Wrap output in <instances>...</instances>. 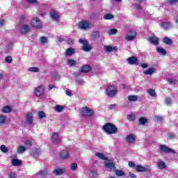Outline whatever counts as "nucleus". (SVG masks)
<instances>
[{
    "label": "nucleus",
    "mask_w": 178,
    "mask_h": 178,
    "mask_svg": "<svg viewBox=\"0 0 178 178\" xmlns=\"http://www.w3.org/2000/svg\"><path fill=\"white\" fill-rule=\"evenodd\" d=\"M134 7L135 8V9H138V10L141 9V6L137 4H134Z\"/></svg>",
    "instance_id": "obj_62"
},
{
    "label": "nucleus",
    "mask_w": 178,
    "mask_h": 178,
    "mask_svg": "<svg viewBox=\"0 0 178 178\" xmlns=\"http://www.w3.org/2000/svg\"><path fill=\"white\" fill-rule=\"evenodd\" d=\"M104 20H111V19H113V15L112 14H106L104 16Z\"/></svg>",
    "instance_id": "obj_44"
},
{
    "label": "nucleus",
    "mask_w": 178,
    "mask_h": 178,
    "mask_svg": "<svg viewBox=\"0 0 178 178\" xmlns=\"http://www.w3.org/2000/svg\"><path fill=\"white\" fill-rule=\"evenodd\" d=\"M104 166L111 170H115V163H113V161L108 159V158L107 160L104 161Z\"/></svg>",
    "instance_id": "obj_11"
},
{
    "label": "nucleus",
    "mask_w": 178,
    "mask_h": 178,
    "mask_svg": "<svg viewBox=\"0 0 178 178\" xmlns=\"http://www.w3.org/2000/svg\"><path fill=\"white\" fill-rule=\"evenodd\" d=\"M173 138H176V135L173 133H170L168 134V140H173Z\"/></svg>",
    "instance_id": "obj_50"
},
{
    "label": "nucleus",
    "mask_w": 178,
    "mask_h": 178,
    "mask_svg": "<svg viewBox=\"0 0 178 178\" xmlns=\"http://www.w3.org/2000/svg\"><path fill=\"white\" fill-rule=\"evenodd\" d=\"M54 175L56 176H62L64 173H66V170L64 168H56L53 170Z\"/></svg>",
    "instance_id": "obj_15"
},
{
    "label": "nucleus",
    "mask_w": 178,
    "mask_h": 178,
    "mask_svg": "<svg viewBox=\"0 0 178 178\" xmlns=\"http://www.w3.org/2000/svg\"><path fill=\"white\" fill-rule=\"evenodd\" d=\"M12 112V108L9 106H5L2 108V113H10Z\"/></svg>",
    "instance_id": "obj_26"
},
{
    "label": "nucleus",
    "mask_w": 178,
    "mask_h": 178,
    "mask_svg": "<svg viewBox=\"0 0 178 178\" xmlns=\"http://www.w3.org/2000/svg\"><path fill=\"white\" fill-rule=\"evenodd\" d=\"M165 104L167 105L168 106H170V105H172V98L165 97Z\"/></svg>",
    "instance_id": "obj_39"
},
{
    "label": "nucleus",
    "mask_w": 178,
    "mask_h": 178,
    "mask_svg": "<svg viewBox=\"0 0 178 178\" xmlns=\"http://www.w3.org/2000/svg\"><path fill=\"white\" fill-rule=\"evenodd\" d=\"M0 149H1V151H2V152H8V151H9L8 149V147H6V146H5L4 145H2L0 147Z\"/></svg>",
    "instance_id": "obj_49"
},
{
    "label": "nucleus",
    "mask_w": 178,
    "mask_h": 178,
    "mask_svg": "<svg viewBox=\"0 0 178 178\" xmlns=\"http://www.w3.org/2000/svg\"><path fill=\"white\" fill-rule=\"evenodd\" d=\"M96 156L102 161H108V157L105 156L102 153H96Z\"/></svg>",
    "instance_id": "obj_30"
},
{
    "label": "nucleus",
    "mask_w": 178,
    "mask_h": 178,
    "mask_svg": "<svg viewBox=\"0 0 178 178\" xmlns=\"http://www.w3.org/2000/svg\"><path fill=\"white\" fill-rule=\"evenodd\" d=\"M149 42L152 44V45H158L159 44V39L155 35L150 36L149 38Z\"/></svg>",
    "instance_id": "obj_16"
},
{
    "label": "nucleus",
    "mask_w": 178,
    "mask_h": 178,
    "mask_svg": "<svg viewBox=\"0 0 178 178\" xmlns=\"http://www.w3.org/2000/svg\"><path fill=\"white\" fill-rule=\"evenodd\" d=\"M40 44H47L48 42V38L45 36H42L40 40Z\"/></svg>",
    "instance_id": "obj_41"
},
{
    "label": "nucleus",
    "mask_w": 178,
    "mask_h": 178,
    "mask_svg": "<svg viewBox=\"0 0 178 178\" xmlns=\"http://www.w3.org/2000/svg\"><path fill=\"white\" fill-rule=\"evenodd\" d=\"M50 17L52 19V20H58L59 19V14L55 10H52L50 13Z\"/></svg>",
    "instance_id": "obj_21"
},
{
    "label": "nucleus",
    "mask_w": 178,
    "mask_h": 178,
    "mask_svg": "<svg viewBox=\"0 0 178 178\" xmlns=\"http://www.w3.org/2000/svg\"><path fill=\"white\" fill-rule=\"evenodd\" d=\"M29 3H32V5H37V0H26Z\"/></svg>",
    "instance_id": "obj_54"
},
{
    "label": "nucleus",
    "mask_w": 178,
    "mask_h": 178,
    "mask_svg": "<svg viewBox=\"0 0 178 178\" xmlns=\"http://www.w3.org/2000/svg\"><path fill=\"white\" fill-rule=\"evenodd\" d=\"M51 141L54 144H60V139H59V135L58 133H54L51 137Z\"/></svg>",
    "instance_id": "obj_14"
},
{
    "label": "nucleus",
    "mask_w": 178,
    "mask_h": 178,
    "mask_svg": "<svg viewBox=\"0 0 178 178\" xmlns=\"http://www.w3.org/2000/svg\"><path fill=\"white\" fill-rule=\"evenodd\" d=\"M24 151H26V147L23 145H20L17 149V152L19 154H22V152H24Z\"/></svg>",
    "instance_id": "obj_42"
},
{
    "label": "nucleus",
    "mask_w": 178,
    "mask_h": 178,
    "mask_svg": "<svg viewBox=\"0 0 178 178\" xmlns=\"http://www.w3.org/2000/svg\"><path fill=\"white\" fill-rule=\"evenodd\" d=\"M31 26L36 30H41L42 28V22L38 18V17H34L31 21Z\"/></svg>",
    "instance_id": "obj_2"
},
{
    "label": "nucleus",
    "mask_w": 178,
    "mask_h": 178,
    "mask_svg": "<svg viewBox=\"0 0 178 178\" xmlns=\"http://www.w3.org/2000/svg\"><path fill=\"white\" fill-rule=\"evenodd\" d=\"M44 91H45V88H44L43 86H38L35 89V95H36V97H41V95L44 94Z\"/></svg>",
    "instance_id": "obj_10"
},
{
    "label": "nucleus",
    "mask_w": 178,
    "mask_h": 178,
    "mask_svg": "<svg viewBox=\"0 0 178 178\" xmlns=\"http://www.w3.org/2000/svg\"><path fill=\"white\" fill-rule=\"evenodd\" d=\"M128 99L131 102H136V101H137L138 99V96H137V95H129V96H128Z\"/></svg>",
    "instance_id": "obj_31"
},
{
    "label": "nucleus",
    "mask_w": 178,
    "mask_h": 178,
    "mask_svg": "<svg viewBox=\"0 0 178 178\" xmlns=\"http://www.w3.org/2000/svg\"><path fill=\"white\" fill-rule=\"evenodd\" d=\"M136 170L138 172H149V170H151V169L148 166L144 167L141 165H138L136 166Z\"/></svg>",
    "instance_id": "obj_18"
},
{
    "label": "nucleus",
    "mask_w": 178,
    "mask_h": 178,
    "mask_svg": "<svg viewBox=\"0 0 178 178\" xmlns=\"http://www.w3.org/2000/svg\"><path fill=\"white\" fill-rule=\"evenodd\" d=\"M78 26L81 30H84L85 31H87L92 29V24L88 20H83L78 24Z\"/></svg>",
    "instance_id": "obj_3"
},
{
    "label": "nucleus",
    "mask_w": 178,
    "mask_h": 178,
    "mask_svg": "<svg viewBox=\"0 0 178 178\" xmlns=\"http://www.w3.org/2000/svg\"><path fill=\"white\" fill-rule=\"evenodd\" d=\"M13 166H20L22 165V160L14 159L12 160Z\"/></svg>",
    "instance_id": "obj_27"
},
{
    "label": "nucleus",
    "mask_w": 178,
    "mask_h": 178,
    "mask_svg": "<svg viewBox=\"0 0 178 178\" xmlns=\"http://www.w3.org/2000/svg\"><path fill=\"white\" fill-rule=\"evenodd\" d=\"M141 67H143V69H147V67H148V64L147 63H142L140 64Z\"/></svg>",
    "instance_id": "obj_61"
},
{
    "label": "nucleus",
    "mask_w": 178,
    "mask_h": 178,
    "mask_svg": "<svg viewBox=\"0 0 178 178\" xmlns=\"http://www.w3.org/2000/svg\"><path fill=\"white\" fill-rule=\"evenodd\" d=\"M127 62L129 65H136V66H138L140 63H138V60L136 57L131 56L127 58Z\"/></svg>",
    "instance_id": "obj_13"
},
{
    "label": "nucleus",
    "mask_w": 178,
    "mask_h": 178,
    "mask_svg": "<svg viewBox=\"0 0 178 178\" xmlns=\"http://www.w3.org/2000/svg\"><path fill=\"white\" fill-rule=\"evenodd\" d=\"M63 109H65V108H63V106H62V105H56L54 107V111H56V112H58V113L63 112Z\"/></svg>",
    "instance_id": "obj_32"
},
{
    "label": "nucleus",
    "mask_w": 178,
    "mask_h": 178,
    "mask_svg": "<svg viewBox=\"0 0 178 178\" xmlns=\"http://www.w3.org/2000/svg\"><path fill=\"white\" fill-rule=\"evenodd\" d=\"M118 94V88L115 86H110L106 88V95L108 97H111V98H113V97L116 96Z\"/></svg>",
    "instance_id": "obj_5"
},
{
    "label": "nucleus",
    "mask_w": 178,
    "mask_h": 178,
    "mask_svg": "<svg viewBox=\"0 0 178 178\" xmlns=\"http://www.w3.org/2000/svg\"><path fill=\"white\" fill-rule=\"evenodd\" d=\"M154 119H155V120H156V122H161L163 118L161 115H156V116H154Z\"/></svg>",
    "instance_id": "obj_53"
},
{
    "label": "nucleus",
    "mask_w": 178,
    "mask_h": 178,
    "mask_svg": "<svg viewBox=\"0 0 178 178\" xmlns=\"http://www.w3.org/2000/svg\"><path fill=\"white\" fill-rule=\"evenodd\" d=\"M76 54V50L72 48V47H70L69 49H67V50H65V55L67 56H72V55Z\"/></svg>",
    "instance_id": "obj_22"
},
{
    "label": "nucleus",
    "mask_w": 178,
    "mask_h": 178,
    "mask_svg": "<svg viewBox=\"0 0 178 178\" xmlns=\"http://www.w3.org/2000/svg\"><path fill=\"white\" fill-rule=\"evenodd\" d=\"M6 62L7 63H12V56H8L6 58Z\"/></svg>",
    "instance_id": "obj_55"
},
{
    "label": "nucleus",
    "mask_w": 178,
    "mask_h": 178,
    "mask_svg": "<svg viewBox=\"0 0 178 178\" xmlns=\"http://www.w3.org/2000/svg\"><path fill=\"white\" fill-rule=\"evenodd\" d=\"M29 72H32L33 73H38V72H40V68L37 67H32L29 69Z\"/></svg>",
    "instance_id": "obj_36"
},
{
    "label": "nucleus",
    "mask_w": 178,
    "mask_h": 178,
    "mask_svg": "<svg viewBox=\"0 0 178 178\" xmlns=\"http://www.w3.org/2000/svg\"><path fill=\"white\" fill-rule=\"evenodd\" d=\"M160 151L164 152V154H176L175 149L170 148L165 145H160Z\"/></svg>",
    "instance_id": "obj_7"
},
{
    "label": "nucleus",
    "mask_w": 178,
    "mask_h": 178,
    "mask_svg": "<svg viewBox=\"0 0 178 178\" xmlns=\"http://www.w3.org/2000/svg\"><path fill=\"white\" fill-rule=\"evenodd\" d=\"M115 173L117 176H119V177L124 176V175H126L124 172H123V170H115Z\"/></svg>",
    "instance_id": "obj_37"
},
{
    "label": "nucleus",
    "mask_w": 178,
    "mask_h": 178,
    "mask_svg": "<svg viewBox=\"0 0 178 178\" xmlns=\"http://www.w3.org/2000/svg\"><path fill=\"white\" fill-rule=\"evenodd\" d=\"M78 42H79V44H83V46L82 47V49L85 52H90V51L92 49V47H91V44H88V41H87V40L84 38H81L78 40Z\"/></svg>",
    "instance_id": "obj_4"
},
{
    "label": "nucleus",
    "mask_w": 178,
    "mask_h": 178,
    "mask_svg": "<svg viewBox=\"0 0 178 178\" xmlns=\"http://www.w3.org/2000/svg\"><path fill=\"white\" fill-rule=\"evenodd\" d=\"M80 113L82 116L91 117V116H94V110L88 107H83L80 110Z\"/></svg>",
    "instance_id": "obj_6"
},
{
    "label": "nucleus",
    "mask_w": 178,
    "mask_h": 178,
    "mask_svg": "<svg viewBox=\"0 0 178 178\" xmlns=\"http://www.w3.org/2000/svg\"><path fill=\"white\" fill-rule=\"evenodd\" d=\"M156 72V69L155 67H150L148 68L147 70H145L143 72V74H145V76H150Z\"/></svg>",
    "instance_id": "obj_19"
},
{
    "label": "nucleus",
    "mask_w": 178,
    "mask_h": 178,
    "mask_svg": "<svg viewBox=\"0 0 178 178\" xmlns=\"http://www.w3.org/2000/svg\"><path fill=\"white\" fill-rule=\"evenodd\" d=\"M25 145H29V147H31L33 145L31 140H26L25 142Z\"/></svg>",
    "instance_id": "obj_60"
},
{
    "label": "nucleus",
    "mask_w": 178,
    "mask_h": 178,
    "mask_svg": "<svg viewBox=\"0 0 178 178\" xmlns=\"http://www.w3.org/2000/svg\"><path fill=\"white\" fill-rule=\"evenodd\" d=\"M38 115L40 119H42L43 118H47V115L45 114V113H44V111H39L38 113Z\"/></svg>",
    "instance_id": "obj_47"
},
{
    "label": "nucleus",
    "mask_w": 178,
    "mask_h": 178,
    "mask_svg": "<svg viewBox=\"0 0 178 178\" xmlns=\"http://www.w3.org/2000/svg\"><path fill=\"white\" fill-rule=\"evenodd\" d=\"M67 44H69L70 45H72V44H73V40H72V39H68V40H67Z\"/></svg>",
    "instance_id": "obj_64"
},
{
    "label": "nucleus",
    "mask_w": 178,
    "mask_h": 178,
    "mask_svg": "<svg viewBox=\"0 0 178 178\" xmlns=\"http://www.w3.org/2000/svg\"><path fill=\"white\" fill-rule=\"evenodd\" d=\"M161 26L164 30H169L170 29V24L168 22H162Z\"/></svg>",
    "instance_id": "obj_33"
},
{
    "label": "nucleus",
    "mask_w": 178,
    "mask_h": 178,
    "mask_svg": "<svg viewBox=\"0 0 178 178\" xmlns=\"http://www.w3.org/2000/svg\"><path fill=\"white\" fill-rule=\"evenodd\" d=\"M66 95H68V97H72V90H67L65 91Z\"/></svg>",
    "instance_id": "obj_59"
},
{
    "label": "nucleus",
    "mask_w": 178,
    "mask_h": 178,
    "mask_svg": "<svg viewBox=\"0 0 178 178\" xmlns=\"http://www.w3.org/2000/svg\"><path fill=\"white\" fill-rule=\"evenodd\" d=\"M157 168L159 170H163V169H166V163L162 160H159L157 161Z\"/></svg>",
    "instance_id": "obj_17"
},
{
    "label": "nucleus",
    "mask_w": 178,
    "mask_h": 178,
    "mask_svg": "<svg viewBox=\"0 0 178 178\" xmlns=\"http://www.w3.org/2000/svg\"><path fill=\"white\" fill-rule=\"evenodd\" d=\"M26 124H33V113H29L26 115Z\"/></svg>",
    "instance_id": "obj_20"
},
{
    "label": "nucleus",
    "mask_w": 178,
    "mask_h": 178,
    "mask_svg": "<svg viewBox=\"0 0 178 178\" xmlns=\"http://www.w3.org/2000/svg\"><path fill=\"white\" fill-rule=\"evenodd\" d=\"M128 165H129V168H134V166L136 165V164L133 161H129Z\"/></svg>",
    "instance_id": "obj_58"
},
{
    "label": "nucleus",
    "mask_w": 178,
    "mask_h": 178,
    "mask_svg": "<svg viewBox=\"0 0 178 178\" xmlns=\"http://www.w3.org/2000/svg\"><path fill=\"white\" fill-rule=\"evenodd\" d=\"M19 32L23 35L30 33V26L27 24L19 25Z\"/></svg>",
    "instance_id": "obj_9"
},
{
    "label": "nucleus",
    "mask_w": 178,
    "mask_h": 178,
    "mask_svg": "<svg viewBox=\"0 0 178 178\" xmlns=\"http://www.w3.org/2000/svg\"><path fill=\"white\" fill-rule=\"evenodd\" d=\"M137 37V34L134 31H130L125 35V40L127 41H133Z\"/></svg>",
    "instance_id": "obj_8"
},
{
    "label": "nucleus",
    "mask_w": 178,
    "mask_h": 178,
    "mask_svg": "<svg viewBox=\"0 0 178 178\" xmlns=\"http://www.w3.org/2000/svg\"><path fill=\"white\" fill-rule=\"evenodd\" d=\"M52 77L54 80H58V79H60V74L58 72H54L53 73Z\"/></svg>",
    "instance_id": "obj_46"
},
{
    "label": "nucleus",
    "mask_w": 178,
    "mask_h": 178,
    "mask_svg": "<svg viewBox=\"0 0 178 178\" xmlns=\"http://www.w3.org/2000/svg\"><path fill=\"white\" fill-rule=\"evenodd\" d=\"M102 130L106 134H116L118 133V127L112 123H106L103 125Z\"/></svg>",
    "instance_id": "obj_1"
},
{
    "label": "nucleus",
    "mask_w": 178,
    "mask_h": 178,
    "mask_svg": "<svg viewBox=\"0 0 178 178\" xmlns=\"http://www.w3.org/2000/svg\"><path fill=\"white\" fill-rule=\"evenodd\" d=\"M125 141L129 144H133V143L136 141V136H134L133 134L127 135L125 137Z\"/></svg>",
    "instance_id": "obj_12"
},
{
    "label": "nucleus",
    "mask_w": 178,
    "mask_h": 178,
    "mask_svg": "<svg viewBox=\"0 0 178 178\" xmlns=\"http://www.w3.org/2000/svg\"><path fill=\"white\" fill-rule=\"evenodd\" d=\"M6 123V115H0V124H5Z\"/></svg>",
    "instance_id": "obj_35"
},
{
    "label": "nucleus",
    "mask_w": 178,
    "mask_h": 178,
    "mask_svg": "<svg viewBox=\"0 0 178 178\" xmlns=\"http://www.w3.org/2000/svg\"><path fill=\"white\" fill-rule=\"evenodd\" d=\"M168 81L170 84H175V83H176V80L173 79H168Z\"/></svg>",
    "instance_id": "obj_57"
},
{
    "label": "nucleus",
    "mask_w": 178,
    "mask_h": 178,
    "mask_svg": "<svg viewBox=\"0 0 178 178\" xmlns=\"http://www.w3.org/2000/svg\"><path fill=\"white\" fill-rule=\"evenodd\" d=\"M178 0H167L168 3H170V5H173L177 2Z\"/></svg>",
    "instance_id": "obj_56"
},
{
    "label": "nucleus",
    "mask_w": 178,
    "mask_h": 178,
    "mask_svg": "<svg viewBox=\"0 0 178 178\" xmlns=\"http://www.w3.org/2000/svg\"><path fill=\"white\" fill-rule=\"evenodd\" d=\"M163 44H165L166 45H172V44H173L172 39L169 38H164L163 39Z\"/></svg>",
    "instance_id": "obj_29"
},
{
    "label": "nucleus",
    "mask_w": 178,
    "mask_h": 178,
    "mask_svg": "<svg viewBox=\"0 0 178 178\" xmlns=\"http://www.w3.org/2000/svg\"><path fill=\"white\" fill-rule=\"evenodd\" d=\"M67 65L70 66V67H73L74 66H76V60L73 59H68Z\"/></svg>",
    "instance_id": "obj_34"
},
{
    "label": "nucleus",
    "mask_w": 178,
    "mask_h": 178,
    "mask_svg": "<svg viewBox=\"0 0 178 178\" xmlns=\"http://www.w3.org/2000/svg\"><path fill=\"white\" fill-rule=\"evenodd\" d=\"M100 37H101V33L98 31H93L91 35V38H92V40H95V38H99Z\"/></svg>",
    "instance_id": "obj_24"
},
{
    "label": "nucleus",
    "mask_w": 178,
    "mask_h": 178,
    "mask_svg": "<svg viewBox=\"0 0 178 178\" xmlns=\"http://www.w3.org/2000/svg\"><path fill=\"white\" fill-rule=\"evenodd\" d=\"M127 118L129 122H133L136 119V115L134 114H129L127 116Z\"/></svg>",
    "instance_id": "obj_43"
},
{
    "label": "nucleus",
    "mask_w": 178,
    "mask_h": 178,
    "mask_svg": "<svg viewBox=\"0 0 178 178\" xmlns=\"http://www.w3.org/2000/svg\"><path fill=\"white\" fill-rule=\"evenodd\" d=\"M38 175L39 176H41V177H45L48 175V172L47 170H40Z\"/></svg>",
    "instance_id": "obj_45"
},
{
    "label": "nucleus",
    "mask_w": 178,
    "mask_h": 178,
    "mask_svg": "<svg viewBox=\"0 0 178 178\" xmlns=\"http://www.w3.org/2000/svg\"><path fill=\"white\" fill-rule=\"evenodd\" d=\"M71 169H72V170H76L77 169V163H72L71 164Z\"/></svg>",
    "instance_id": "obj_52"
},
{
    "label": "nucleus",
    "mask_w": 178,
    "mask_h": 178,
    "mask_svg": "<svg viewBox=\"0 0 178 178\" xmlns=\"http://www.w3.org/2000/svg\"><path fill=\"white\" fill-rule=\"evenodd\" d=\"M148 92L149 94V95H151V97H155V90H153V89H149L148 90Z\"/></svg>",
    "instance_id": "obj_51"
},
{
    "label": "nucleus",
    "mask_w": 178,
    "mask_h": 178,
    "mask_svg": "<svg viewBox=\"0 0 178 178\" xmlns=\"http://www.w3.org/2000/svg\"><path fill=\"white\" fill-rule=\"evenodd\" d=\"M147 118H144V117H141L140 119H139V124H142L143 126H144V124H145V123H147Z\"/></svg>",
    "instance_id": "obj_40"
},
{
    "label": "nucleus",
    "mask_w": 178,
    "mask_h": 178,
    "mask_svg": "<svg viewBox=\"0 0 178 178\" xmlns=\"http://www.w3.org/2000/svg\"><path fill=\"white\" fill-rule=\"evenodd\" d=\"M10 178H16V174L11 172L10 174Z\"/></svg>",
    "instance_id": "obj_63"
},
{
    "label": "nucleus",
    "mask_w": 178,
    "mask_h": 178,
    "mask_svg": "<svg viewBox=\"0 0 178 178\" xmlns=\"http://www.w3.org/2000/svg\"><path fill=\"white\" fill-rule=\"evenodd\" d=\"M108 33L109 35H115V34H116L118 33V29H111V30L108 31Z\"/></svg>",
    "instance_id": "obj_48"
},
{
    "label": "nucleus",
    "mask_w": 178,
    "mask_h": 178,
    "mask_svg": "<svg viewBox=\"0 0 178 178\" xmlns=\"http://www.w3.org/2000/svg\"><path fill=\"white\" fill-rule=\"evenodd\" d=\"M156 52H159L160 55H163V56H165L166 55V50L162 47H157L156 48Z\"/></svg>",
    "instance_id": "obj_25"
},
{
    "label": "nucleus",
    "mask_w": 178,
    "mask_h": 178,
    "mask_svg": "<svg viewBox=\"0 0 178 178\" xmlns=\"http://www.w3.org/2000/svg\"><path fill=\"white\" fill-rule=\"evenodd\" d=\"M104 51H106V52H112V51H113V47L111 46V45H108V46H104Z\"/></svg>",
    "instance_id": "obj_38"
},
{
    "label": "nucleus",
    "mask_w": 178,
    "mask_h": 178,
    "mask_svg": "<svg viewBox=\"0 0 178 178\" xmlns=\"http://www.w3.org/2000/svg\"><path fill=\"white\" fill-rule=\"evenodd\" d=\"M91 71V66L89 65H86L82 67L83 73H88V72Z\"/></svg>",
    "instance_id": "obj_28"
},
{
    "label": "nucleus",
    "mask_w": 178,
    "mask_h": 178,
    "mask_svg": "<svg viewBox=\"0 0 178 178\" xmlns=\"http://www.w3.org/2000/svg\"><path fill=\"white\" fill-rule=\"evenodd\" d=\"M60 156L62 159H68V158H69V152L67 150L62 151L60 153Z\"/></svg>",
    "instance_id": "obj_23"
}]
</instances>
